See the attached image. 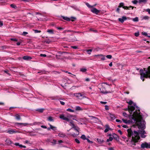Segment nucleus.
<instances>
[{
  "label": "nucleus",
  "mask_w": 150,
  "mask_h": 150,
  "mask_svg": "<svg viewBox=\"0 0 150 150\" xmlns=\"http://www.w3.org/2000/svg\"><path fill=\"white\" fill-rule=\"evenodd\" d=\"M58 54H63L65 53V54H68L69 53L68 52H60L59 51L58 52Z\"/></svg>",
  "instance_id": "7c9ffc66"
},
{
  "label": "nucleus",
  "mask_w": 150,
  "mask_h": 150,
  "mask_svg": "<svg viewBox=\"0 0 150 150\" xmlns=\"http://www.w3.org/2000/svg\"><path fill=\"white\" fill-rule=\"evenodd\" d=\"M44 109L43 108L38 109L36 110L37 111H39L40 112H43Z\"/></svg>",
  "instance_id": "473e14b6"
},
{
  "label": "nucleus",
  "mask_w": 150,
  "mask_h": 150,
  "mask_svg": "<svg viewBox=\"0 0 150 150\" xmlns=\"http://www.w3.org/2000/svg\"><path fill=\"white\" fill-rule=\"evenodd\" d=\"M89 117H91L92 119H94V121L95 122H98L99 121V119L98 118L92 116H90Z\"/></svg>",
  "instance_id": "2eb2a0df"
},
{
  "label": "nucleus",
  "mask_w": 150,
  "mask_h": 150,
  "mask_svg": "<svg viewBox=\"0 0 150 150\" xmlns=\"http://www.w3.org/2000/svg\"><path fill=\"white\" fill-rule=\"evenodd\" d=\"M149 18V17L147 16H144L143 18V19L144 20H148Z\"/></svg>",
  "instance_id": "72a5a7b5"
},
{
  "label": "nucleus",
  "mask_w": 150,
  "mask_h": 150,
  "mask_svg": "<svg viewBox=\"0 0 150 150\" xmlns=\"http://www.w3.org/2000/svg\"><path fill=\"white\" fill-rule=\"evenodd\" d=\"M81 138L84 140H86V139L85 135L84 134L82 135L81 137Z\"/></svg>",
  "instance_id": "c85d7f7f"
},
{
  "label": "nucleus",
  "mask_w": 150,
  "mask_h": 150,
  "mask_svg": "<svg viewBox=\"0 0 150 150\" xmlns=\"http://www.w3.org/2000/svg\"><path fill=\"white\" fill-rule=\"evenodd\" d=\"M139 32L135 33H134L135 36H136V37L138 36L139 35Z\"/></svg>",
  "instance_id": "5fc2aeb1"
},
{
  "label": "nucleus",
  "mask_w": 150,
  "mask_h": 150,
  "mask_svg": "<svg viewBox=\"0 0 150 150\" xmlns=\"http://www.w3.org/2000/svg\"><path fill=\"white\" fill-rule=\"evenodd\" d=\"M10 40H12V41H15V42L17 41H18V40L16 38H11Z\"/></svg>",
  "instance_id": "37998d69"
},
{
  "label": "nucleus",
  "mask_w": 150,
  "mask_h": 150,
  "mask_svg": "<svg viewBox=\"0 0 150 150\" xmlns=\"http://www.w3.org/2000/svg\"><path fill=\"white\" fill-rule=\"evenodd\" d=\"M124 6V4L123 3H121L120 4V5L119 6V7H122L123 8Z\"/></svg>",
  "instance_id": "4c0bfd02"
},
{
  "label": "nucleus",
  "mask_w": 150,
  "mask_h": 150,
  "mask_svg": "<svg viewBox=\"0 0 150 150\" xmlns=\"http://www.w3.org/2000/svg\"><path fill=\"white\" fill-rule=\"evenodd\" d=\"M71 47L74 49H77L78 48V47L76 46H71Z\"/></svg>",
  "instance_id": "69168bd1"
},
{
  "label": "nucleus",
  "mask_w": 150,
  "mask_h": 150,
  "mask_svg": "<svg viewBox=\"0 0 150 150\" xmlns=\"http://www.w3.org/2000/svg\"><path fill=\"white\" fill-rule=\"evenodd\" d=\"M5 142L8 144H10L12 143V142L9 139H7Z\"/></svg>",
  "instance_id": "6ab92c4d"
},
{
  "label": "nucleus",
  "mask_w": 150,
  "mask_h": 150,
  "mask_svg": "<svg viewBox=\"0 0 150 150\" xmlns=\"http://www.w3.org/2000/svg\"><path fill=\"white\" fill-rule=\"evenodd\" d=\"M16 118L17 120H20L21 119L20 116L18 114H17L15 115Z\"/></svg>",
  "instance_id": "bb28decb"
},
{
  "label": "nucleus",
  "mask_w": 150,
  "mask_h": 150,
  "mask_svg": "<svg viewBox=\"0 0 150 150\" xmlns=\"http://www.w3.org/2000/svg\"><path fill=\"white\" fill-rule=\"evenodd\" d=\"M16 125H23L24 126H25L26 125H28V123H16Z\"/></svg>",
  "instance_id": "4be33fe9"
},
{
  "label": "nucleus",
  "mask_w": 150,
  "mask_h": 150,
  "mask_svg": "<svg viewBox=\"0 0 150 150\" xmlns=\"http://www.w3.org/2000/svg\"><path fill=\"white\" fill-rule=\"evenodd\" d=\"M47 32L51 34L54 33L53 31L52 30H47Z\"/></svg>",
  "instance_id": "2f4dec72"
},
{
  "label": "nucleus",
  "mask_w": 150,
  "mask_h": 150,
  "mask_svg": "<svg viewBox=\"0 0 150 150\" xmlns=\"http://www.w3.org/2000/svg\"><path fill=\"white\" fill-rule=\"evenodd\" d=\"M73 32V30H64L63 33H65L66 32Z\"/></svg>",
  "instance_id": "f704fd0d"
},
{
  "label": "nucleus",
  "mask_w": 150,
  "mask_h": 150,
  "mask_svg": "<svg viewBox=\"0 0 150 150\" xmlns=\"http://www.w3.org/2000/svg\"><path fill=\"white\" fill-rule=\"evenodd\" d=\"M75 141L78 144H79L80 143L79 141L77 139H75Z\"/></svg>",
  "instance_id": "864d4df0"
},
{
  "label": "nucleus",
  "mask_w": 150,
  "mask_h": 150,
  "mask_svg": "<svg viewBox=\"0 0 150 150\" xmlns=\"http://www.w3.org/2000/svg\"><path fill=\"white\" fill-rule=\"evenodd\" d=\"M105 127L106 129L104 130L105 132H107L109 130H111L112 129L111 128L109 127V126L108 125H105Z\"/></svg>",
  "instance_id": "ddd939ff"
},
{
  "label": "nucleus",
  "mask_w": 150,
  "mask_h": 150,
  "mask_svg": "<svg viewBox=\"0 0 150 150\" xmlns=\"http://www.w3.org/2000/svg\"><path fill=\"white\" fill-rule=\"evenodd\" d=\"M61 17L64 20L68 21H74V20L76 19V18L73 17H71L70 18L66 16H61Z\"/></svg>",
  "instance_id": "0eeeda50"
},
{
  "label": "nucleus",
  "mask_w": 150,
  "mask_h": 150,
  "mask_svg": "<svg viewBox=\"0 0 150 150\" xmlns=\"http://www.w3.org/2000/svg\"><path fill=\"white\" fill-rule=\"evenodd\" d=\"M92 51V49L88 50H87V52L88 54H90L91 53Z\"/></svg>",
  "instance_id": "a19ab883"
},
{
  "label": "nucleus",
  "mask_w": 150,
  "mask_h": 150,
  "mask_svg": "<svg viewBox=\"0 0 150 150\" xmlns=\"http://www.w3.org/2000/svg\"><path fill=\"white\" fill-rule=\"evenodd\" d=\"M122 120H123V121L125 123H129V122L127 120H126V119H122Z\"/></svg>",
  "instance_id": "79ce46f5"
},
{
  "label": "nucleus",
  "mask_w": 150,
  "mask_h": 150,
  "mask_svg": "<svg viewBox=\"0 0 150 150\" xmlns=\"http://www.w3.org/2000/svg\"><path fill=\"white\" fill-rule=\"evenodd\" d=\"M123 115L125 116V117H127V114L126 113V112H123Z\"/></svg>",
  "instance_id": "338daca9"
},
{
  "label": "nucleus",
  "mask_w": 150,
  "mask_h": 150,
  "mask_svg": "<svg viewBox=\"0 0 150 150\" xmlns=\"http://www.w3.org/2000/svg\"><path fill=\"white\" fill-rule=\"evenodd\" d=\"M91 11L93 13L96 14H98L100 12L99 10L95 8H93L91 9Z\"/></svg>",
  "instance_id": "1a4fd4ad"
},
{
  "label": "nucleus",
  "mask_w": 150,
  "mask_h": 150,
  "mask_svg": "<svg viewBox=\"0 0 150 150\" xmlns=\"http://www.w3.org/2000/svg\"><path fill=\"white\" fill-rule=\"evenodd\" d=\"M74 95L78 99H81L85 97L83 93H76L74 94Z\"/></svg>",
  "instance_id": "423d86ee"
},
{
  "label": "nucleus",
  "mask_w": 150,
  "mask_h": 150,
  "mask_svg": "<svg viewBox=\"0 0 150 150\" xmlns=\"http://www.w3.org/2000/svg\"><path fill=\"white\" fill-rule=\"evenodd\" d=\"M40 56L42 57H46L47 55L45 54H41L40 55Z\"/></svg>",
  "instance_id": "13d9d810"
},
{
  "label": "nucleus",
  "mask_w": 150,
  "mask_h": 150,
  "mask_svg": "<svg viewBox=\"0 0 150 150\" xmlns=\"http://www.w3.org/2000/svg\"><path fill=\"white\" fill-rule=\"evenodd\" d=\"M56 142L57 141L56 140L53 139L52 141L51 142H50L54 144H56Z\"/></svg>",
  "instance_id": "c03bdc74"
},
{
  "label": "nucleus",
  "mask_w": 150,
  "mask_h": 150,
  "mask_svg": "<svg viewBox=\"0 0 150 150\" xmlns=\"http://www.w3.org/2000/svg\"><path fill=\"white\" fill-rule=\"evenodd\" d=\"M86 6L89 8H91L93 7V6H91L88 3H86Z\"/></svg>",
  "instance_id": "de8ad7c7"
},
{
  "label": "nucleus",
  "mask_w": 150,
  "mask_h": 150,
  "mask_svg": "<svg viewBox=\"0 0 150 150\" xmlns=\"http://www.w3.org/2000/svg\"><path fill=\"white\" fill-rule=\"evenodd\" d=\"M146 11L148 13L150 14V9H147L146 10Z\"/></svg>",
  "instance_id": "774afa93"
},
{
  "label": "nucleus",
  "mask_w": 150,
  "mask_h": 150,
  "mask_svg": "<svg viewBox=\"0 0 150 150\" xmlns=\"http://www.w3.org/2000/svg\"><path fill=\"white\" fill-rule=\"evenodd\" d=\"M4 72H5V73H7L9 75H10V74L9 73H8V70H6L4 71Z\"/></svg>",
  "instance_id": "052dcab7"
},
{
  "label": "nucleus",
  "mask_w": 150,
  "mask_h": 150,
  "mask_svg": "<svg viewBox=\"0 0 150 150\" xmlns=\"http://www.w3.org/2000/svg\"><path fill=\"white\" fill-rule=\"evenodd\" d=\"M147 0H139L138 2L140 4L142 3H145L147 2Z\"/></svg>",
  "instance_id": "cd10ccee"
},
{
  "label": "nucleus",
  "mask_w": 150,
  "mask_h": 150,
  "mask_svg": "<svg viewBox=\"0 0 150 150\" xmlns=\"http://www.w3.org/2000/svg\"><path fill=\"white\" fill-rule=\"evenodd\" d=\"M67 117H65L68 118L69 119L70 118H72L73 120H75L77 121H78V120H77L76 119H75L74 118H73V117H74V115H71L68 113H67Z\"/></svg>",
  "instance_id": "9b49d317"
},
{
  "label": "nucleus",
  "mask_w": 150,
  "mask_h": 150,
  "mask_svg": "<svg viewBox=\"0 0 150 150\" xmlns=\"http://www.w3.org/2000/svg\"><path fill=\"white\" fill-rule=\"evenodd\" d=\"M56 28L59 30H63L64 28L61 27H57Z\"/></svg>",
  "instance_id": "4d7b16f0"
},
{
  "label": "nucleus",
  "mask_w": 150,
  "mask_h": 150,
  "mask_svg": "<svg viewBox=\"0 0 150 150\" xmlns=\"http://www.w3.org/2000/svg\"><path fill=\"white\" fill-rule=\"evenodd\" d=\"M133 21L134 22H137L138 21V18L137 17L133 19Z\"/></svg>",
  "instance_id": "c9c22d12"
},
{
  "label": "nucleus",
  "mask_w": 150,
  "mask_h": 150,
  "mask_svg": "<svg viewBox=\"0 0 150 150\" xmlns=\"http://www.w3.org/2000/svg\"><path fill=\"white\" fill-rule=\"evenodd\" d=\"M87 69L85 68H82L80 69V71L82 72H85L86 71Z\"/></svg>",
  "instance_id": "c756f323"
},
{
  "label": "nucleus",
  "mask_w": 150,
  "mask_h": 150,
  "mask_svg": "<svg viewBox=\"0 0 150 150\" xmlns=\"http://www.w3.org/2000/svg\"><path fill=\"white\" fill-rule=\"evenodd\" d=\"M74 129V130H76L77 132L78 133L77 134V135H79V128L78 127L75 125L73 127H71V129Z\"/></svg>",
  "instance_id": "f8f14e48"
},
{
  "label": "nucleus",
  "mask_w": 150,
  "mask_h": 150,
  "mask_svg": "<svg viewBox=\"0 0 150 150\" xmlns=\"http://www.w3.org/2000/svg\"><path fill=\"white\" fill-rule=\"evenodd\" d=\"M3 25V22L2 21H0V27L2 26Z\"/></svg>",
  "instance_id": "680f3d73"
},
{
  "label": "nucleus",
  "mask_w": 150,
  "mask_h": 150,
  "mask_svg": "<svg viewBox=\"0 0 150 150\" xmlns=\"http://www.w3.org/2000/svg\"><path fill=\"white\" fill-rule=\"evenodd\" d=\"M133 105L134 106H129L128 107L129 112L131 114H132V112L134 110L135 107L137 108V109L139 108L137 106L136 103H134Z\"/></svg>",
  "instance_id": "39448f33"
},
{
  "label": "nucleus",
  "mask_w": 150,
  "mask_h": 150,
  "mask_svg": "<svg viewBox=\"0 0 150 150\" xmlns=\"http://www.w3.org/2000/svg\"><path fill=\"white\" fill-rule=\"evenodd\" d=\"M77 134H75V133H74V134H71V136H73L74 137H75L78 135H77Z\"/></svg>",
  "instance_id": "bf43d9fd"
},
{
  "label": "nucleus",
  "mask_w": 150,
  "mask_h": 150,
  "mask_svg": "<svg viewBox=\"0 0 150 150\" xmlns=\"http://www.w3.org/2000/svg\"><path fill=\"white\" fill-rule=\"evenodd\" d=\"M10 6L12 8H15V9H16L17 8V7L16 6L13 4H11L10 5Z\"/></svg>",
  "instance_id": "e433bc0d"
},
{
  "label": "nucleus",
  "mask_w": 150,
  "mask_h": 150,
  "mask_svg": "<svg viewBox=\"0 0 150 150\" xmlns=\"http://www.w3.org/2000/svg\"><path fill=\"white\" fill-rule=\"evenodd\" d=\"M132 2L134 4H136L138 2V1L137 0H135L132 1Z\"/></svg>",
  "instance_id": "a18cd8bd"
},
{
  "label": "nucleus",
  "mask_w": 150,
  "mask_h": 150,
  "mask_svg": "<svg viewBox=\"0 0 150 150\" xmlns=\"http://www.w3.org/2000/svg\"><path fill=\"white\" fill-rule=\"evenodd\" d=\"M97 140L98 142L100 144H101L103 142H105V141H104V140L102 139L97 138Z\"/></svg>",
  "instance_id": "dca6fc26"
},
{
  "label": "nucleus",
  "mask_w": 150,
  "mask_h": 150,
  "mask_svg": "<svg viewBox=\"0 0 150 150\" xmlns=\"http://www.w3.org/2000/svg\"><path fill=\"white\" fill-rule=\"evenodd\" d=\"M33 30L35 33H39L41 32L40 30Z\"/></svg>",
  "instance_id": "3c124183"
},
{
  "label": "nucleus",
  "mask_w": 150,
  "mask_h": 150,
  "mask_svg": "<svg viewBox=\"0 0 150 150\" xmlns=\"http://www.w3.org/2000/svg\"><path fill=\"white\" fill-rule=\"evenodd\" d=\"M129 105H131L133 103V102L131 100H130L129 102H127Z\"/></svg>",
  "instance_id": "603ef678"
},
{
  "label": "nucleus",
  "mask_w": 150,
  "mask_h": 150,
  "mask_svg": "<svg viewBox=\"0 0 150 150\" xmlns=\"http://www.w3.org/2000/svg\"><path fill=\"white\" fill-rule=\"evenodd\" d=\"M23 59L24 60H29V59H32L31 57L27 56H24L23 57Z\"/></svg>",
  "instance_id": "f3484780"
},
{
  "label": "nucleus",
  "mask_w": 150,
  "mask_h": 150,
  "mask_svg": "<svg viewBox=\"0 0 150 150\" xmlns=\"http://www.w3.org/2000/svg\"><path fill=\"white\" fill-rule=\"evenodd\" d=\"M75 110H76L77 111H81L82 110H83V109L81 108L80 106H77L76 107Z\"/></svg>",
  "instance_id": "5701e85b"
},
{
  "label": "nucleus",
  "mask_w": 150,
  "mask_h": 150,
  "mask_svg": "<svg viewBox=\"0 0 150 150\" xmlns=\"http://www.w3.org/2000/svg\"><path fill=\"white\" fill-rule=\"evenodd\" d=\"M113 138L115 139L116 140H118L119 139V137L115 134H113Z\"/></svg>",
  "instance_id": "aec40b11"
},
{
  "label": "nucleus",
  "mask_w": 150,
  "mask_h": 150,
  "mask_svg": "<svg viewBox=\"0 0 150 150\" xmlns=\"http://www.w3.org/2000/svg\"><path fill=\"white\" fill-rule=\"evenodd\" d=\"M113 139V137H110L109 139H108L106 141H105V142H109V141H111Z\"/></svg>",
  "instance_id": "a878e982"
},
{
  "label": "nucleus",
  "mask_w": 150,
  "mask_h": 150,
  "mask_svg": "<svg viewBox=\"0 0 150 150\" xmlns=\"http://www.w3.org/2000/svg\"><path fill=\"white\" fill-rule=\"evenodd\" d=\"M109 86H105L103 85H102V87L100 88V91L101 93L103 94H107L108 93H112L113 92V91L111 90V91H107L106 90V88L109 87Z\"/></svg>",
  "instance_id": "20e7f679"
},
{
  "label": "nucleus",
  "mask_w": 150,
  "mask_h": 150,
  "mask_svg": "<svg viewBox=\"0 0 150 150\" xmlns=\"http://www.w3.org/2000/svg\"><path fill=\"white\" fill-rule=\"evenodd\" d=\"M49 125L50 127V128H51V129H52L53 131H55L57 129V127L53 126L51 124H49Z\"/></svg>",
  "instance_id": "412c9836"
},
{
  "label": "nucleus",
  "mask_w": 150,
  "mask_h": 150,
  "mask_svg": "<svg viewBox=\"0 0 150 150\" xmlns=\"http://www.w3.org/2000/svg\"><path fill=\"white\" fill-rule=\"evenodd\" d=\"M141 147L143 148H150V143L147 142L142 143L141 145Z\"/></svg>",
  "instance_id": "6e6552de"
},
{
  "label": "nucleus",
  "mask_w": 150,
  "mask_h": 150,
  "mask_svg": "<svg viewBox=\"0 0 150 150\" xmlns=\"http://www.w3.org/2000/svg\"><path fill=\"white\" fill-rule=\"evenodd\" d=\"M127 19L126 17L124 16L122 17V18H118V21L121 23H122L124 21H126Z\"/></svg>",
  "instance_id": "9d476101"
},
{
  "label": "nucleus",
  "mask_w": 150,
  "mask_h": 150,
  "mask_svg": "<svg viewBox=\"0 0 150 150\" xmlns=\"http://www.w3.org/2000/svg\"><path fill=\"white\" fill-rule=\"evenodd\" d=\"M106 57L108 59H110L112 57V56L110 55H108L106 56Z\"/></svg>",
  "instance_id": "09e8293b"
},
{
  "label": "nucleus",
  "mask_w": 150,
  "mask_h": 150,
  "mask_svg": "<svg viewBox=\"0 0 150 150\" xmlns=\"http://www.w3.org/2000/svg\"><path fill=\"white\" fill-rule=\"evenodd\" d=\"M95 56H102L103 57H102L101 59L102 60H104L105 59V57H104V56H103L102 54H98V55H95Z\"/></svg>",
  "instance_id": "b1692460"
},
{
  "label": "nucleus",
  "mask_w": 150,
  "mask_h": 150,
  "mask_svg": "<svg viewBox=\"0 0 150 150\" xmlns=\"http://www.w3.org/2000/svg\"><path fill=\"white\" fill-rule=\"evenodd\" d=\"M109 116L111 118V119L112 120H114L115 118V116L111 114H110Z\"/></svg>",
  "instance_id": "393cba45"
},
{
  "label": "nucleus",
  "mask_w": 150,
  "mask_h": 150,
  "mask_svg": "<svg viewBox=\"0 0 150 150\" xmlns=\"http://www.w3.org/2000/svg\"><path fill=\"white\" fill-rule=\"evenodd\" d=\"M123 8L125 9H129V7L127 6H124L123 7Z\"/></svg>",
  "instance_id": "e2e57ef3"
},
{
  "label": "nucleus",
  "mask_w": 150,
  "mask_h": 150,
  "mask_svg": "<svg viewBox=\"0 0 150 150\" xmlns=\"http://www.w3.org/2000/svg\"><path fill=\"white\" fill-rule=\"evenodd\" d=\"M105 109L106 110H109L108 106L105 105Z\"/></svg>",
  "instance_id": "0e129e2a"
},
{
  "label": "nucleus",
  "mask_w": 150,
  "mask_h": 150,
  "mask_svg": "<svg viewBox=\"0 0 150 150\" xmlns=\"http://www.w3.org/2000/svg\"><path fill=\"white\" fill-rule=\"evenodd\" d=\"M17 132H18L14 130L13 129H11V130H8L7 132V133L9 134H13V133H17Z\"/></svg>",
  "instance_id": "4468645a"
},
{
  "label": "nucleus",
  "mask_w": 150,
  "mask_h": 150,
  "mask_svg": "<svg viewBox=\"0 0 150 150\" xmlns=\"http://www.w3.org/2000/svg\"><path fill=\"white\" fill-rule=\"evenodd\" d=\"M86 140L89 143L92 144L93 143V142L92 141H90L89 139L87 138H86Z\"/></svg>",
  "instance_id": "49530a36"
},
{
  "label": "nucleus",
  "mask_w": 150,
  "mask_h": 150,
  "mask_svg": "<svg viewBox=\"0 0 150 150\" xmlns=\"http://www.w3.org/2000/svg\"><path fill=\"white\" fill-rule=\"evenodd\" d=\"M67 111L71 112H74V110H72L70 108H68L67 109Z\"/></svg>",
  "instance_id": "ea45409f"
},
{
  "label": "nucleus",
  "mask_w": 150,
  "mask_h": 150,
  "mask_svg": "<svg viewBox=\"0 0 150 150\" xmlns=\"http://www.w3.org/2000/svg\"><path fill=\"white\" fill-rule=\"evenodd\" d=\"M132 116L138 128L142 129L139 130L138 132L135 130L133 132L131 129L127 130V136L130 138V141L131 144L135 145V143L137 142L140 139L139 135L142 138H145L146 137L145 134L146 133L145 131L144 130L146 128L145 121L143 119L142 115L140 113V110L138 109V110L134 112Z\"/></svg>",
  "instance_id": "f257e3e1"
},
{
  "label": "nucleus",
  "mask_w": 150,
  "mask_h": 150,
  "mask_svg": "<svg viewBox=\"0 0 150 150\" xmlns=\"http://www.w3.org/2000/svg\"><path fill=\"white\" fill-rule=\"evenodd\" d=\"M59 117L64 120L68 122L69 123V125L72 127L75 125L72 120L69 119L67 118H66L63 114L61 115H60Z\"/></svg>",
  "instance_id": "7ed1b4c3"
},
{
  "label": "nucleus",
  "mask_w": 150,
  "mask_h": 150,
  "mask_svg": "<svg viewBox=\"0 0 150 150\" xmlns=\"http://www.w3.org/2000/svg\"><path fill=\"white\" fill-rule=\"evenodd\" d=\"M48 120L50 121H53V119L52 117L50 116L48 118Z\"/></svg>",
  "instance_id": "58836bf2"
},
{
  "label": "nucleus",
  "mask_w": 150,
  "mask_h": 150,
  "mask_svg": "<svg viewBox=\"0 0 150 150\" xmlns=\"http://www.w3.org/2000/svg\"><path fill=\"white\" fill-rule=\"evenodd\" d=\"M71 41L72 42H74L77 41L75 37H74L72 39Z\"/></svg>",
  "instance_id": "8fccbe9b"
},
{
  "label": "nucleus",
  "mask_w": 150,
  "mask_h": 150,
  "mask_svg": "<svg viewBox=\"0 0 150 150\" xmlns=\"http://www.w3.org/2000/svg\"><path fill=\"white\" fill-rule=\"evenodd\" d=\"M144 71L142 69L140 70V73L141 75L140 78L143 81H144V78L150 79V66L149 67L148 69L144 68Z\"/></svg>",
  "instance_id": "f03ea898"
},
{
  "label": "nucleus",
  "mask_w": 150,
  "mask_h": 150,
  "mask_svg": "<svg viewBox=\"0 0 150 150\" xmlns=\"http://www.w3.org/2000/svg\"><path fill=\"white\" fill-rule=\"evenodd\" d=\"M58 136L59 137H65L66 135L64 133L60 132V133H59V134H58Z\"/></svg>",
  "instance_id": "a211bd4d"
},
{
  "label": "nucleus",
  "mask_w": 150,
  "mask_h": 150,
  "mask_svg": "<svg viewBox=\"0 0 150 150\" xmlns=\"http://www.w3.org/2000/svg\"><path fill=\"white\" fill-rule=\"evenodd\" d=\"M28 34V33L26 32H23L22 35L24 36H25L26 35Z\"/></svg>",
  "instance_id": "6e6d98bb"
}]
</instances>
